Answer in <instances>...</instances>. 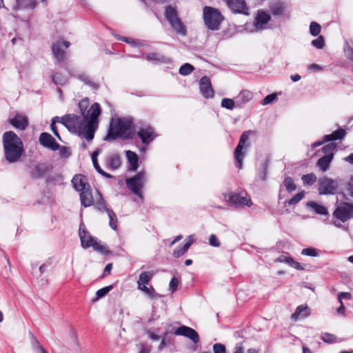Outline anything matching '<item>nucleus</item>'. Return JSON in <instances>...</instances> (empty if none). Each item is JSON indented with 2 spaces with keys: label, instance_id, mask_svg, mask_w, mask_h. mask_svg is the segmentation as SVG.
Here are the masks:
<instances>
[{
  "label": "nucleus",
  "instance_id": "f257e3e1",
  "mask_svg": "<svg viewBox=\"0 0 353 353\" xmlns=\"http://www.w3.org/2000/svg\"><path fill=\"white\" fill-rule=\"evenodd\" d=\"M101 113V109L99 103H94L83 118L74 114H65L60 117V123L72 133L77 134L87 141H91L98 128L99 117Z\"/></svg>",
  "mask_w": 353,
  "mask_h": 353
},
{
  "label": "nucleus",
  "instance_id": "f03ea898",
  "mask_svg": "<svg viewBox=\"0 0 353 353\" xmlns=\"http://www.w3.org/2000/svg\"><path fill=\"white\" fill-rule=\"evenodd\" d=\"M2 141L5 159L10 163L20 161L24 152L22 140L12 131L3 133Z\"/></svg>",
  "mask_w": 353,
  "mask_h": 353
},
{
  "label": "nucleus",
  "instance_id": "7ed1b4c3",
  "mask_svg": "<svg viewBox=\"0 0 353 353\" xmlns=\"http://www.w3.org/2000/svg\"><path fill=\"white\" fill-rule=\"evenodd\" d=\"M132 119L130 117L112 119L110 123L105 141H112L117 139H130L134 134Z\"/></svg>",
  "mask_w": 353,
  "mask_h": 353
},
{
  "label": "nucleus",
  "instance_id": "20e7f679",
  "mask_svg": "<svg viewBox=\"0 0 353 353\" xmlns=\"http://www.w3.org/2000/svg\"><path fill=\"white\" fill-rule=\"evenodd\" d=\"M164 14L172 29L176 34L182 37L187 35L186 26L179 17L178 12L175 8L172 6H167L165 8Z\"/></svg>",
  "mask_w": 353,
  "mask_h": 353
},
{
  "label": "nucleus",
  "instance_id": "39448f33",
  "mask_svg": "<svg viewBox=\"0 0 353 353\" xmlns=\"http://www.w3.org/2000/svg\"><path fill=\"white\" fill-rule=\"evenodd\" d=\"M203 18L205 25L211 30H218L224 19L223 16L218 9L210 6L203 8Z\"/></svg>",
  "mask_w": 353,
  "mask_h": 353
},
{
  "label": "nucleus",
  "instance_id": "423d86ee",
  "mask_svg": "<svg viewBox=\"0 0 353 353\" xmlns=\"http://www.w3.org/2000/svg\"><path fill=\"white\" fill-rule=\"evenodd\" d=\"M79 237L81 246L84 248L92 247L95 251L101 254H107L110 252L109 248L106 245H101L97 239L92 236L85 229L79 228Z\"/></svg>",
  "mask_w": 353,
  "mask_h": 353
},
{
  "label": "nucleus",
  "instance_id": "0eeeda50",
  "mask_svg": "<svg viewBox=\"0 0 353 353\" xmlns=\"http://www.w3.org/2000/svg\"><path fill=\"white\" fill-rule=\"evenodd\" d=\"M145 176L144 172H139L136 175L125 180L128 188L140 199H143L141 190L144 187Z\"/></svg>",
  "mask_w": 353,
  "mask_h": 353
},
{
  "label": "nucleus",
  "instance_id": "6e6552de",
  "mask_svg": "<svg viewBox=\"0 0 353 353\" xmlns=\"http://www.w3.org/2000/svg\"><path fill=\"white\" fill-rule=\"evenodd\" d=\"M341 180H335L327 176H323L319 179V194L320 195H334L339 188V182Z\"/></svg>",
  "mask_w": 353,
  "mask_h": 353
},
{
  "label": "nucleus",
  "instance_id": "1a4fd4ad",
  "mask_svg": "<svg viewBox=\"0 0 353 353\" xmlns=\"http://www.w3.org/2000/svg\"><path fill=\"white\" fill-rule=\"evenodd\" d=\"M254 132L252 130L245 131L241 135L239 143L234 150V154L236 160V166L241 169L243 165V161L245 157V152L243 150L244 148H247L248 147V144L246 145V143L249 140V135L253 134Z\"/></svg>",
  "mask_w": 353,
  "mask_h": 353
},
{
  "label": "nucleus",
  "instance_id": "9d476101",
  "mask_svg": "<svg viewBox=\"0 0 353 353\" xmlns=\"http://www.w3.org/2000/svg\"><path fill=\"white\" fill-rule=\"evenodd\" d=\"M332 215L343 223L353 219V203L349 202L340 203L333 212Z\"/></svg>",
  "mask_w": 353,
  "mask_h": 353
},
{
  "label": "nucleus",
  "instance_id": "9b49d317",
  "mask_svg": "<svg viewBox=\"0 0 353 353\" xmlns=\"http://www.w3.org/2000/svg\"><path fill=\"white\" fill-rule=\"evenodd\" d=\"M223 196L225 199L235 208L243 205L250 206L252 205V201L248 198L247 192L245 191H241L239 193L230 192L228 198H227L226 194H224Z\"/></svg>",
  "mask_w": 353,
  "mask_h": 353
},
{
  "label": "nucleus",
  "instance_id": "f8f14e48",
  "mask_svg": "<svg viewBox=\"0 0 353 353\" xmlns=\"http://www.w3.org/2000/svg\"><path fill=\"white\" fill-rule=\"evenodd\" d=\"M70 46V43L68 41L59 40L54 43L52 46V50L54 59L57 61H63L67 58V52L65 50Z\"/></svg>",
  "mask_w": 353,
  "mask_h": 353
},
{
  "label": "nucleus",
  "instance_id": "ddd939ff",
  "mask_svg": "<svg viewBox=\"0 0 353 353\" xmlns=\"http://www.w3.org/2000/svg\"><path fill=\"white\" fill-rule=\"evenodd\" d=\"M137 134L141 139L142 143L145 145L152 142L157 137L153 128L149 125L140 128Z\"/></svg>",
  "mask_w": 353,
  "mask_h": 353
},
{
  "label": "nucleus",
  "instance_id": "4468645a",
  "mask_svg": "<svg viewBox=\"0 0 353 353\" xmlns=\"http://www.w3.org/2000/svg\"><path fill=\"white\" fill-rule=\"evenodd\" d=\"M40 144L52 151L59 150L60 145L56 142L52 136L48 132H42L39 138Z\"/></svg>",
  "mask_w": 353,
  "mask_h": 353
},
{
  "label": "nucleus",
  "instance_id": "2eb2a0df",
  "mask_svg": "<svg viewBox=\"0 0 353 353\" xmlns=\"http://www.w3.org/2000/svg\"><path fill=\"white\" fill-rule=\"evenodd\" d=\"M174 334L184 336L190 339L194 343H198L199 341V336L198 333L194 329L188 326L182 325L179 327L174 331Z\"/></svg>",
  "mask_w": 353,
  "mask_h": 353
},
{
  "label": "nucleus",
  "instance_id": "dca6fc26",
  "mask_svg": "<svg viewBox=\"0 0 353 353\" xmlns=\"http://www.w3.org/2000/svg\"><path fill=\"white\" fill-rule=\"evenodd\" d=\"M199 89L201 94L207 99L214 97V90L209 77L204 76L199 81Z\"/></svg>",
  "mask_w": 353,
  "mask_h": 353
},
{
  "label": "nucleus",
  "instance_id": "f3484780",
  "mask_svg": "<svg viewBox=\"0 0 353 353\" xmlns=\"http://www.w3.org/2000/svg\"><path fill=\"white\" fill-rule=\"evenodd\" d=\"M234 13L248 14V7L244 0H223Z\"/></svg>",
  "mask_w": 353,
  "mask_h": 353
},
{
  "label": "nucleus",
  "instance_id": "a211bd4d",
  "mask_svg": "<svg viewBox=\"0 0 353 353\" xmlns=\"http://www.w3.org/2000/svg\"><path fill=\"white\" fill-rule=\"evenodd\" d=\"M270 15L263 10H259L255 17L254 26L258 30H263L270 21Z\"/></svg>",
  "mask_w": 353,
  "mask_h": 353
},
{
  "label": "nucleus",
  "instance_id": "6ab92c4d",
  "mask_svg": "<svg viewBox=\"0 0 353 353\" xmlns=\"http://www.w3.org/2000/svg\"><path fill=\"white\" fill-rule=\"evenodd\" d=\"M9 123L14 128L23 130L28 125V119L26 116L17 114L12 119L9 120Z\"/></svg>",
  "mask_w": 353,
  "mask_h": 353
},
{
  "label": "nucleus",
  "instance_id": "aec40b11",
  "mask_svg": "<svg viewBox=\"0 0 353 353\" xmlns=\"http://www.w3.org/2000/svg\"><path fill=\"white\" fill-rule=\"evenodd\" d=\"M73 188L78 192H81L89 188V185L86 183L84 176L81 174H76L72 179Z\"/></svg>",
  "mask_w": 353,
  "mask_h": 353
},
{
  "label": "nucleus",
  "instance_id": "412c9836",
  "mask_svg": "<svg viewBox=\"0 0 353 353\" xmlns=\"http://www.w3.org/2000/svg\"><path fill=\"white\" fill-rule=\"evenodd\" d=\"M106 167L112 170L118 169L121 165V157L117 153L112 154L107 157L105 161Z\"/></svg>",
  "mask_w": 353,
  "mask_h": 353
},
{
  "label": "nucleus",
  "instance_id": "4be33fe9",
  "mask_svg": "<svg viewBox=\"0 0 353 353\" xmlns=\"http://www.w3.org/2000/svg\"><path fill=\"white\" fill-rule=\"evenodd\" d=\"M81 203L85 208L91 206L94 204V199L89 188L81 191L80 194Z\"/></svg>",
  "mask_w": 353,
  "mask_h": 353
},
{
  "label": "nucleus",
  "instance_id": "5701e85b",
  "mask_svg": "<svg viewBox=\"0 0 353 353\" xmlns=\"http://www.w3.org/2000/svg\"><path fill=\"white\" fill-rule=\"evenodd\" d=\"M46 171L45 165L37 163L30 167V174L32 178L38 179L43 176L46 174Z\"/></svg>",
  "mask_w": 353,
  "mask_h": 353
},
{
  "label": "nucleus",
  "instance_id": "b1692460",
  "mask_svg": "<svg viewBox=\"0 0 353 353\" xmlns=\"http://www.w3.org/2000/svg\"><path fill=\"white\" fill-rule=\"evenodd\" d=\"M310 315V310L307 305H301L298 306L294 312L292 314V319L297 321L299 319H305Z\"/></svg>",
  "mask_w": 353,
  "mask_h": 353
},
{
  "label": "nucleus",
  "instance_id": "393cba45",
  "mask_svg": "<svg viewBox=\"0 0 353 353\" xmlns=\"http://www.w3.org/2000/svg\"><path fill=\"white\" fill-rule=\"evenodd\" d=\"M126 158L130 164V170L135 172L139 167V157L138 155L131 150L125 152Z\"/></svg>",
  "mask_w": 353,
  "mask_h": 353
},
{
  "label": "nucleus",
  "instance_id": "a878e982",
  "mask_svg": "<svg viewBox=\"0 0 353 353\" xmlns=\"http://www.w3.org/2000/svg\"><path fill=\"white\" fill-rule=\"evenodd\" d=\"M253 97V94L248 90L241 91L235 98L236 103L238 106H241L249 102Z\"/></svg>",
  "mask_w": 353,
  "mask_h": 353
},
{
  "label": "nucleus",
  "instance_id": "bb28decb",
  "mask_svg": "<svg viewBox=\"0 0 353 353\" xmlns=\"http://www.w3.org/2000/svg\"><path fill=\"white\" fill-rule=\"evenodd\" d=\"M146 59L150 61H157L161 63H169L171 59L161 54L150 52L146 54Z\"/></svg>",
  "mask_w": 353,
  "mask_h": 353
},
{
  "label": "nucleus",
  "instance_id": "cd10ccee",
  "mask_svg": "<svg viewBox=\"0 0 353 353\" xmlns=\"http://www.w3.org/2000/svg\"><path fill=\"white\" fill-rule=\"evenodd\" d=\"M346 135V131L343 128H339L330 134L324 136V141H332L343 139Z\"/></svg>",
  "mask_w": 353,
  "mask_h": 353
},
{
  "label": "nucleus",
  "instance_id": "c85d7f7f",
  "mask_svg": "<svg viewBox=\"0 0 353 353\" xmlns=\"http://www.w3.org/2000/svg\"><path fill=\"white\" fill-rule=\"evenodd\" d=\"M332 160L333 159L331 155H324L317 161L316 165L322 172H326L329 170Z\"/></svg>",
  "mask_w": 353,
  "mask_h": 353
},
{
  "label": "nucleus",
  "instance_id": "c756f323",
  "mask_svg": "<svg viewBox=\"0 0 353 353\" xmlns=\"http://www.w3.org/2000/svg\"><path fill=\"white\" fill-rule=\"evenodd\" d=\"M307 206L311 208L317 214L324 215L326 216H328L329 215L328 211L325 206L314 201L308 202L307 203Z\"/></svg>",
  "mask_w": 353,
  "mask_h": 353
},
{
  "label": "nucleus",
  "instance_id": "7c9ffc66",
  "mask_svg": "<svg viewBox=\"0 0 353 353\" xmlns=\"http://www.w3.org/2000/svg\"><path fill=\"white\" fill-rule=\"evenodd\" d=\"M154 274L152 272H142L139 276L137 281V288H141L143 286H146L147 284L149 283L150 280L152 279Z\"/></svg>",
  "mask_w": 353,
  "mask_h": 353
},
{
  "label": "nucleus",
  "instance_id": "2f4dec72",
  "mask_svg": "<svg viewBox=\"0 0 353 353\" xmlns=\"http://www.w3.org/2000/svg\"><path fill=\"white\" fill-rule=\"evenodd\" d=\"M285 10L284 4L281 2H274L270 5V10L274 16H281Z\"/></svg>",
  "mask_w": 353,
  "mask_h": 353
},
{
  "label": "nucleus",
  "instance_id": "473e14b6",
  "mask_svg": "<svg viewBox=\"0 0 353 353\" xmlns=\"http://www.w3.org/2000/svg\"><path fill=\"white\" fill-rule=\"evenodd\" d=\"M192 242V240H189L182 247L177 248L174 251L173 256L176 258H178L183 255L188 250Z\"/></svg>",
  "mask_w": 353,
  "mask_h": 353
},
{
  "label": "nucleus",
  "instance_id": "72a5a7b5",
  "mask_svg": "<svg viewBox=\"0 0 353 353\" xmlns=\"http://www.w3.org/2000/svg\"><path fill=\"white\" fill-rule=\"evenodd\" d=\"M305 192L304 191L300 192L295 194L292 199H290L288 201H285L284 204L285 206L287 207L288 205H295L299 202H300L304 197Z\"/></svg>",
  "mask_w": 353,
  "mask_h": 353
},
{
  "label": "nucleus",
  "instance_id": "f704fd0d",
  "mask_svg": "<svg viewBox=\"0 0 353 353\" xmlns=\"http://www.w3.org/2000/svg\"><path fill=\"white\" fill-rule=\"evenodd\" d=\"M106 212L109 217L110 227L112 230H116L117 228V218L115 213L113 212V210H112L110 209H107Z\"/></svg>",
  "mask_w": 353,
  "mask_h": 353
},
{
  "label": "nucleus",
  "instance_id": "c9c22d12",
  "mask_svg": "<svg viewBox=\"0 0 353 353\" xmlns=\"http://www.w3.org/2000/svg\"><path fill=\"white\" fill-rule=\"evenodd\" d=\"M268 168V163L266 161L261 163L259 168V173H258V176L260 178V179H261L263 181H265L267 179Z\"/></svg>",
  "mask_w": 353,
  "mask_h": 353
},
{
  "label": "nucleus",
  "instance_id": "e433bc0d",
  "mask_svg": "<svg viewBox=\"0 0 353 353\" xmlns=\"http://www.w3.org/2000/svg\"><path fill=\"white\" fill-rule=\"evenodd\" d=\"M17 6L21 9H33L35 6V0H17Z\"/></svg>",
  "mask_w": 353,
  "mask_h": 353
},
{
  "label": "nucleus",
  "instance_id": "4c0bfd02",
  "mask_svg": "<svg viewBox=\"0 0 353 353\" xmlns=\"http://www.w3.org/2000/svg\"><path fill=\"white\" fill-rule=\"evenodd\" d=\"M52 80L56 85H65L68 81L66 77L59 72H56L52 75Z\"/></svg>",
  "mask_w": 353,
  "mask_h": 353
},
{
  "label": "nucleus",
  "instance_id": "58836bf2",
  "mask_svg": "<svg viewBox=\"0 0 353 353\" xmlns=\"http://www.w3.org/2000/svg\"><path fill=\"white\" fill-rule=\"evenodd\" d=\"M140 291L143 292L147 296L151 299H154L157 296H159V294H156L155 290L152 286L147 287L143 286L141 288H137Z\"/></svg>",
  "mask_w": 353,
  "mask_h": 353
},
{
  "label": "nucleus",
  "instance_id": "ea45409f",
  "mask_svg": "<svg viewBox=\"0 0 353 353\" xmlns=\"http://www.w3.org/2000/svg\"><path fill=\"white\" fill-rule=\"evenodd\" d=\"M316 176L314 173H310L302 176L301 179L304 185H312L316 181Z\"/></svg>",
  "mask_w": 353,
  "mask_h": 353
},
{
  "label": "nucleus",
  "instance_id": "a19ab883",
  "mask_svg": "<svg viewBox=\"0 0 353 353\" xmlns=\"http://www.w3.org/2000/svg\"><path fill=\"white\" fill-rule=\"evenodd\" d=\"M336 148V145L334 143H328L322 148V152L324 155H331L334 158V152Z\"/></svg>",
  "mask_w": 353,
  "mask_h": 353
},
{
  "label": "nucleus",
  "instance_id": "79ce46f5",
  "mask_svg": "<svg viewBox=\"0 0 353 353\" xmlns=\"http://www.w3.org/2000/svg\"><path fill=\"white\" fill-rule=\"evenodd\" d=\"M89 104L90 101L88 98H85L79 101V108L80 110L82 117H85V115H86V112L88 110V108L89 106Z\"/></svg>",
  "mask_w": 353,
  "mask_h": 353
},
{
  "label": "nucleus",
  "instance_id": "37998d69",
  "mask_svg": "<svg viewBox=\"0 0 353 353\" xmlns=\"http://www.w3.org/2000/svg\"><path fill=\"white\" fill-rule=\"evenodd\" d=\"M78 79L80 81H83L85 84L90 85V87H92L94 89H97L99 87L97 83H95L94 82L92 81L90 79L88 75H86L85 74H79Z\"/></svg>",
  "mask_w": 353,
  "mask_h": 353
},
{
  "label": "nucleus",
  "instance_id": "c03bdc74",
  "mask_svg": "<svg viewBox=\"0 0 353 353\" xmlns=\"http://www.w3.org/2000/svg\"><path fill=\"white\" fill-rule=\"evenodd\" d=\"M97 192V194L99 195V199L97 200V201L94 204V206L99 211H101V212L105 211L106 212V210L108 208H106V206H105V202L102 198V195L98 190Z\"/></svg>",
  "mask_w": 353,
  "mask_h": 353
},
{
  "label": "nucleus",
  "instance_id": "a18cd8bd",
  "mask_svg": "<svg viewBox=\"0 0 353 353\" xmlns=\"http://www.w3.org/2000/svg\"><path fill=\"white\" fill-rule=\"evenodd\" d=\"M194 68L190 63H185L181 65L179 68V74L183 76H186L190 74L193 70Z\"/></svg>",
  "mask_w": 353,
  "mask_h": 353
},
{
  "label": "nucleus",
  "instance_id": "49530a36",
  "mask_svg": "<svg viewBox=\"0 0 353 353\" xmlns=\"http://www.w3.org/2000/svg\"><path fill=\"white\" fill-rule=\"evenodd\" d=\"M112 285H108L98 290L96 292L97 298L94 299L93 301H96L97 300L105 296L110 290H112Z\"/></svg>",
  "mask_w": 353,
  "mask_h": 353
},
{
  "label": "nucleus",
  "instance_id": "de8ad7c7",
  "mask_svg": "<svg viewBox=\"0 0 353 353\" xmlns=\"http://www.w3.org/2000/svg\"><path fill=\"white\" fill-rule=\"evenodd\" d=\"M236 101H234L233 99L224 98L222 99L221 105L222 108H224L228 110H233L235 107Z\"/></svg>",
  "mask_w": 353,
  "mask_h": 353
},
{
  "label": "nucleus",
  "instance_id": "09e8293b",
  "mask_svg": "<svg viewBox=\"0 0 353 353\" xmlns=\"http://www.w3.org/2000/svg\"><path fill=\"white\" fill-rule=\"evenodd\" d=\"M283 183L288 192H292L296 188L293 179L290 176L285 179Z\"/></svg>",
  "mask_w": 353,
  "mask_h": 353
},
{
  "label": "nucleus",
  "instance_id": "8fccbe9b",
  "mask_svg": "<svg viewBox=\"0 0 353 353\" xmlns=\"http://www.w3.org/2000/svg\"><path fill=\"white\" fill-rule=\"evenodd\" d=\"M321 26L315 22L312 21L310 25V32L312 36H318L321 32Z\"/></svg>",
  "mask_w": 353,
  "mask_h": 353
},
{
  "label": "nucleus",
  "instance_id": "3c124183",
  "mask_svg": "<svg viewBox=\"0 0 353 353\" xmlns=\"http://www.w3.org/2000/svg\"><path fill=\"white\" fill-rule=\"evenodd\" d=\"M29 334L31 338L32 347L34 349L35 353H37V352H38L39 350H42L43 347L41 345L38 339L33 335V334L31 332H30Z\"/></svg>",
  "mask_w": 353,
  "mask_h": 353
},
{
  "label": "nucleus",
  "instance_id": "603ef678",
  "mask_svg": "<svg viewBox=\"0 0 353 353\" xmlns=\"http://www.w3.org/2000/svg\"><path fill=\"white\" fill-rule=\"evenodd\" d=\"M56 122L60 123V117H55L52 119V122L50 124V129L53 134L59 139L61 140V136L57 129Z\"/></svg>",
  "mask_w": 353,
  "mask_h": 353
},
{
  "label": "nucleus",
  "instance_id": "864d4df0",
  "mask_svg": "<svg viewBox=\"0 0 353 353\" xmlns=\"http://www.w3.org/2000/svg\"><path fill=\"white\" fill-rule=\"evenodd\" d=\"M92 163H93V165L94 167V168L96 169V170L100 174H101L102 176H103L106 179H110L112 178V175L104 172L101 168L100 167L99 163H98V160L97 159H95V160H92Z\"/></svg>",
  "mask_w": 353,
  "mask_h": 353
},
{
  "label": "nucleus",
  "instance_id": "5fc2aeb1",
  "mask_svg": "<svg viewBox=\"0 0 353 353\" xmlns=\"http://www.w3.org/2000/svg\"><path fill=\"white\" fill-rule=\"evenodd\" d=\"M312 45L317 49H322L325 46L323 37L319 36L316 39L312 40Z\"/></svg>",
  "mask_w": 353,
  "mask_h": 353
},
{
  "label": "nucleus",
  "instance_id": "6e6d98bb",
  "mask_svg": "<svg viewBox=\"0 0 353 353\" xmlns=\"http://www.w3.org/2000/svg\"><path fill=\"white\" fill-rule=\"evenodd\" d=\"M346 57L353 63V48L347 43L344 46Z\"/></svg>",
  "mask_w": 353,
  "mask_h": 353
},
{
  "label": "nucleus",
  "instance_id": "4d7b16f0",
  "mask_svg": "<svg viewBox=\"0 0 353 353\" xmlns=\"http://www.w3.org/2000/svg\"><path fill=\"white\" fill-rule=\"evenodd\" d=\"M277 99L276 94H270L266 96L261 102V105H266L273 103Z\"/></svg>",
  "mask_w": 353,
  "mask_h": 353
},
{
  "label": "nucleus",
  "instance_id": "13d9d810",
  "mask_svg": "<svg viewBox=\"0 0 353 353\" xmlns=\"http://www.w3.org/2000/svg\"><path fill=\"white\" fill-rule=\"evenodd\" d=\"M322 340L325 343H332L336 341V337L332 334L325 333L322 336Z\"/></svg>",
  "mask_w": 353,
  "mask_h": 353
},
{
  "label": "nucleus",
  "instance_id": "bf43d9fd",
  "mask_svg": "<svg viewBox=\"0 0 353 353\" xmlns=\"http://www.w3.org/2000/svg\"><path fill=\"white\" fill-rule=\"evenodd\" d=\"M345 190L350 196L353 197V175L345 184Z\"/></svg>",
  "mask_w": 353,
  "mask_h": 353
},
{
  "label": "nucleus",
  "instance_id": "052dcab7",
  "mask_svg": "<svg viewBox=\"0 0 353 353\" xmlns=\"http://www.w3.org/2000/svg\"><path fill=\"white\" fill-rule=\"evenodd\" d=\"M116 37L118 40H121L125 43H130L133 46H139V42H138L135 40H133L131 38L125 37H121V36H117Z\"/></svg>",
  "mask_w": 353,
  "mask_h": 353
},
{
  "label": "nucleus",
  "instance_id": "680f3d73",
  "mask_svg": "<svg viewBox=\"0 0 353 353\" xmlns=\"http://www.w3.org/2000/svg\"><path fill=\"white\" fill-rule=\"evenodd\" d=\"M301 254L310 256H316L318 255L316 250L312 248L303 249L301 251Z\"/></svg>",
  "mask_w": 353,
  "mask_h": 353
},
{
  "label": "nucleus",
  "instance_id": "e2e57ef3",
  "mask_svg": "<svg viewBox=\"0 0 353 353\" xmlns=\"http://www.w3.org/2000/svg\"><path fill=\"white\" fill-rule=\"evenodd\" d=\"M179 282L180 281L176 277H173L171 279L170 281L169 288L172 292H174L176 290Z\"/></svg>",
  "mask_w": 353,
  "mask_h": 353
},
{
  "label": "nucleus",
  "instance_id": "0e129e2a",
  "mask_svg": "<svg viewBox=\"0 0 353 353\" xmlns=\"http://www.w3.org/2000/svg\"><path fill=\"white\" fill-rule=\"evenodd\" d=\"M214 353H225L226 350L224 345L221 343H215L213 345Z\"/></svg>",
  "mask_w": 353,
  "mask_h": 353
},
{
  "label": "nucleus",
  "instance_id": "69168bd1",
  "mask_svg": "<svg viewBox=\"0 0 353 353\" xmlns=\"http://www.w3.org/2000/svg\"><path fill=\"white\" fill-rule=\"evenodd\" d=\"M209 243L213 247H219L221 243L215 234H211L209 238Z\"/></svg>",
  "mask_w": 353,
  "mask_h": 353
},
{
  "label": "nucleus",
  "instance_id": "338daca9",
  "mask_svg": "<svg viewBox=\"0 0 353 353\" xmlns=\"http://www.w3.org/2000/svg\"><path fill=\"white\" fill-rule=\"evenodd\" d=\"M59 154L62 157H68L70 155V149L65 146L59 147Z\"/></svg>",
  "mask_w": 353,
  "mask_h": 353
},
{
  "label": "nucleus",
  "instance_id": "774afa93",
  "mask_svg": "<svg viewBox=\"0 0 353 353\" xmlns=\"http://www.w3.org/2000/svg\"><path fill=\"white\" fill-rule=\"evenodd\" d=\"M290 265L296 270H303V268L301 266V263L298 261H294L292 258L290 260Z\"/></svg>",
  "mask_w": 353,
  "mask_h": 353
}]
</instances>
